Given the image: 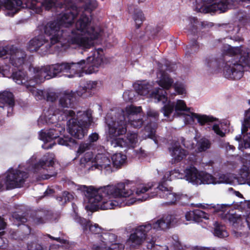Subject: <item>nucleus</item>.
<instances>
[{
    "mask_svg": "<svg viewBox=\"0 0 250 250\" xmlns=\"http://www.w3.org/2000/svg\"><path fill=\"white\" fill-rule=\"evenodd\" d=\"M93 148V145L91 143H84L81 144L77 150V153L79 154H82L85 151L90 150Z\"/></svg>",
    "mask_w": 250,
    "mask_h": 250,
    "instance_id": "nucleus-33",
    "label": "nucleus"
},
{
    "mask_svg": "<svg viewBox=\"0 0 250 250\" xmlns=\"http://www.w3.org/2000/svg\"><path fill=\"white\" fill-rule=\"evenodd\" d=\"M236 195L238 196H239V197H242V195L239 192H237L236 193Z\"/></svg>",
    "mask_w": 250,
    "mask_h": 250,
    "instance_id": "nucleus-60",
    "label": "nucleus"
},
{
    "mask_svg": "<svg viewBox=\"0 0 250 250\" xmlns=\"http://www.w3.org/2000/svg\"><path fill=\"white\" fill-rule=\"evenodd\" d=\"M6 223L3 219L0 216V237L4 234V229L5 228Z\"/></svg>",
    "mask_w": 250,
    "mask_h": 250,
    "instance_id": "nucleus-46",
    "label": "nucleus"
},
{
    "mask_svg": "<svg viewBox=\"0 0 250 250\" xmlns=\"http://www.w3.org/2000/svg\"><path fill=\"white\" fill-rule=\"evenodd\" d=\"M60 114L64 116L65 118L72 117L67 122L68 131L71 136L78 139L83 138L87 133V128L92 122V112L91 110H87L78 113V116H82V118L78 120L73 118L75 112L72 110H60L55 109L53 106L49 108L44 113V115L41 116L38 120V124L42 126L46 124H53L57 123L59 117L57 115Z\"/></svg>",
    "mask_w": 250,
    "mask_h": 250,
    "instance_id": "nucleus-4",
    "label": "nucleus"
},
{
    "mask_svg": "<svg viewBox=\"0 0 250 250\" xmlns=\"http://www.w3.org/2000/svg\"><path fill=\"white\" fill-rule=\"evenodd\" d=\"M155 128L156 125H154L153 127L152 128H150L149 126L147 125L145 127V131L148 132L147 136L148 137L152 139L155 141L156 137H155Z\"/></svg>",
    "mask_w": 250,
    "mask_h": 250,
    "instance_id": "nucleus-37",
    "label": "nucleus"
},
{
    "mask_svg": "<svg viewBox=\"0 0 250 250\" xmlns=\"http://www.w3.org/2000/svg\"><path fill=\"white\" fill-rule=\"evenodd\" d=\"M234 40L235 41H237V42H240L243 41V39L242 38H241V37H235V38Z\"/></svg>",
    "mask_w": 250,
    "mask_h": 250,
    "instance_id": "nucleus-55",
    "label": "nucleus"
},
{
    "mask_svg": "<svg viewBox=\"0 0 250 250\" xmlns=\"http://www.w3.org/2000/svg\"><path fill=\"white\" fill-rule=\"evenodd\" d=\"M99 139V135L96 133H93L90 135L88 137L89 143H91L94 145V143L96 142Z\"/></svg>",
    "mask_w": 250,
    "mask_h": 250,
    "instance_id": "nucleus-45",
    "label": "nucleus"
},
{
    "mask_svg": "<svg viewBox=\"0 0 250 250\" xmlns=\"http://www.w3.org/2000/svg\"><path fill=\"white\" fill-rule=\"evenodd\" d=\"M27 247L28 250H46L45 248L34 241L28 243Z\"/></svg>",
    "mask_w": 250,
    "mask_h": 250,
    "instance_id": "nucleus-34",
    "label": "nucleus"
},
{
    "mask_svg": "<svg viewBox=\"0 0 250 250\" xmlns=\"http://www.w3.org/2000/svg\"><path fill=\"white\" fill-rule=\"evenodd\" d=\"M202 171H199L195 167H188L185 170V177L186 179L193 185H201L200 180Z\"/></svg>",
    "mask_w": 250,
    "mask_h": 250,
    "instance_id": "nucleus-20",
    "label": "nucleus"
},
{
    "mask_svg": "<svg viewBox=\"0 0 250 250\" xmlns=\"http://www.w3.org/2000/svg\"><path fill=\"white\" fill-rule=\"evenodd\" d=\"M36 157H32L28 161L26 169L34 173H39L42 179H48L55 176L57 172L54 167V156L52 154H45L37 163H34Z\"/></svg>",
    "mask_w": 250,
    "mask_h": 250,
    "instance_id": "nucleus-12",
    "label": "nucleus"
},
{
    "mask_svg": "<svg viewBox=\"0 0 250 250\" xmlns=\"http://www.w3.org/2000/svg\"><path fill=\"white\" fill-rule=\"evenodd\" d=\"M117 236L111 233L105 232L100 236L102 243L94 244L92 250H124L125 246L117 242Z\"/></svg>",
    "mask_w": 250,
    "mask_h": 250,
    "instance_id": "nucleus-15",
    "label": "nucleus"
},
{
    "mask_svg": "<svg viewBox=\"0 0 250 250\" xmlns=\"http://www.w3.org/2000/svg\"><path fill=\"white\" fill-rule=\"evenodd\" d=\"M53 192V189H47L45 192V194L46 195H47L48 194H51Z\"/></svg>",
    "mask_w": 250,
    "mask_h": 250,
    "instance_id": "nucleus-54",
    "label": "nucleus"
},
{
    "mask_svg": "<svg viewBox=\"0 0 250 250\" xmlns=\"http://www.w3.org/2000/svg\"><path fill=\"white\" fill-rule=\"evenodd\" d=\"M141 111V106L131 105L127 106L125 110H118L115 118L111 116V113H108L105 122L108 128L109 137L114 138L125 134L127 131V122L134 128L141 127L144 121L138 114Z\"/></svg>",
    "mask_w": 250,
    "mask_h": 250,
    "instance_id": "nucleus-5",
    "label": "nucleus"
},
{
    "mask_svg": "<svg viewBox=\"0 0 250 250\" xmlns=\"http://www.w3.org/2000/svg\"><path fill=\"white\" fill-rule=\"evenodd\" d=\"M76 221L82 227L85 233L90 231L92 233L99 234L101 232V228L97 224H93L89 220L79 217L76 218Z\"/></svg>",
    "mask_w": 250,
    "mask_h": 250,
    "instance_id": "nucleus-21",
    "label": "nucleus"
},
{
    "mask_svg": "<svg viewBox=\"0 0 250 250\" xmlns=\"http://www.w3.org/2000/svg\"><path fill=\"white\" fill-rule=\"evenodd\" d=\"M241 139V136H236L235 137V140H237V141H240Z\"/></svg>",
    "mask_w": 250,
    "mask_h": 250,
    "instance_id": "nucleus-59",
    "label": "nucleus"
},
{
    "mask_svg": "<svg viewBox=\"0 0 250 250\" xmlns=\"http://www.w3.org/2000/svg\"><path fill=\"white\" fill-rule=\"evenodd\" d=\"M56 0H0V8L4 6L11 11L12 15L17 13L21 8H29L35 12L39 13L42 11V7L49 10L56 5Z\"/></svg>",
    "mask_w": 250,
    "mask_h": 250,
    "instance_id": "nucleus-11",
    "label": "nucleus"
},
{
    "mask_svg": "<svg viewBox=\"0 0 250 250\" xmlns=\"http://www.w3.org/2000/svg\"><path fill=\"white\" fill-rule=\"evenodd\" d=\"M26 54L22 49L12 46L9 50V61L15 67L22 66L26 59Z\"/></svg>",
    "mask_w": 250,
    "mask_h": 250,
    "instance_id": "nucleus-19",
    "label": "nucleus"
},
{
    "mask_svg": "<svg viewBox=\"0 0 250 250\" xmlns=\"http://www.w3.org/2000/svg\"><path fill=\"white\" fill-rule=\"evenodd\" d=\"M243 144H242V147L244 148H250V133L243 135Z\"/></svg>",
    "mask_w": 250,
    "mask_h": 250,
    "instance_id": "nucleus-41",
    "label": "nucleus"
},
{
    "mask_svg": "<svg viewBox=\"0 0 250 250\" xmlns=\"http://www.w3.org/2000/svg\"><path fill=\"white\" fill-rule=\"evenodd\" d=\"M91 55L78 62H62L42 67L30 68L34 72L35 81L29 80V84H25L29 92L31 93L37 100L45 99L46 91L37 89L34 85L43 82L45 80L56 77L60 74H65L68 78L75 76L81 77L84 72L92 74L98 71L104 63V52L102 49L93 50Z\"/></svg>",
    "mask_w": 250,
    "mask_h": 250,
    "instance_id": "nucleus-3",
    "label": "nucleus"
},
{
    "mask_svg": "<svg viewBox=\"0 0 250 250\" xmlns=\"http://www.w3.org/2000/svg\"><path fill=\"white\" fill-rule=\"evenodd\" d=\"M59 145L71 147L76 144V141L71 137L63 136L62 138H59L58 140Z\"/></svg>",
    "mask_w": 250,
    "mask_h": 250,
    "instance_id": "nucleus-30",
    "label": "nucleus"
},
{
    "mask_svg": "<svg viewBox=\"0 0 250 250\" xmlns=\"http://www.w3.org/2000/svg\"><path fill=\"white\" fill-rule=\"evenodd\" d=\"M14 100L12 93L4 91L0 93V107H6L8 113L12 110Z\"/></svg>",
    "mask_w": 250,
    "mask_h": 250,
    "instance_id": "nucleus-23",
    "label": "nucleus"
},
{
    "mask_svg": "<svg viewBox=\"0 0 250 250\" xmlns=\"http://www.w3.org/2000/svg\"><path fill=\"white\" fill-rule=\"evenodd\" d=\"M64 130L63 127L50 128L44 131L42 130L39 135L40 139L44 142L42 147L45 149L52 148L53 146L55 145L53 140L59 137V134H61L62 132L64 131Z\"/></svg>",
    "mask_w": 250,
    "mask_h": 250,
    "instance_id": "nucleus-16",
    "label": "nucleus"
},
{
    "mask_svg": "<svg viewBox=\"0 0 250 250\" xmlns=\"http://www.w3.org/2000/svg\"><path fill=\"white\" fill-rule=\"evenodd\" d=\"M126 160V156L121 153H115L112 156V164L114 167H121Z\"/></svg>",
    "mask_w": 250,
    "mask_h": 250,
    "instance_id": "nucleus-26",
    "label": "nucleus"
},
{
    "mask_svg": "<svg viewBox=\"0 0 250 250\" xmlns=\"http://www.w3.org/2000/svg\"><path fill=\"white\" fill-rule=\"evenodd\" d=\"M108 137L111 139V145L114 147L120 146L121 147H134L138 142L137 133L134 132H128L125 139L123 138Z\"/></svg>",
    "mask_w": 250,
    "mask_h": 250,
    "instance_id": "nucleus-18",
    "label": "nucleus"
},
{
    "mask_svg": "<svg viewBox=\"0 0 250 250\" xmlns=\"http://www.w3.org/2000/svg\"><path fill=\"white\" fill-rule=\"evenodd\" d=\"M169 151L174 163L181 161L188 155V151L182 148L177 143H174L171 147H169Z\"/></svg>",
    "mask_w": 250,
    "mask_h": 250,
    "instance_id": "nucleus-22",
    "label": "nucleus"
},
{
    "mask_svg": "<svg viewBox=\"0 0 250 250\" xmlns=\"http://www.w3.org/2000/svg\"><path fill=\"white\" fill-rule=\"evenodd\" d=\"M211 250H228L227 248L224 247L218 248L216 249L212 248Z\"/></svg>",
    "mask_w": 250,
    "mask_h": 250,
    "instance_id": "nucleus-53",
    "label": "nucleus"
},
{
    "mask_svg": "<svg viewBox=\"0 0 250 250\" xmlns=\"http://www.w3.org/2000/svg\"><path fill=\"white\" fill-rule=\"evenodd\" d=\"M58 96L57 94L53 91H46L45 94V99L47 101L53 102L57 98Z\"/></svg>",
    "mask_w": 250,
    "mask_h": 250,
    "instance_id": "nucleus-38",
    "label": "nucleus"
},
{
    "mask_svg": "<svg viewBox=\"0 0 250 250\" xmlns=\"http://www.w3.org/2000/svg\"><path fill=\"white\" fill-rule=\"evenodd\" d=\"M194 158H195L194 155H192L189 156L188 159H189V161H193V159H194Z\"/></svg>",
    "mask_w": 250,
    "mask_h": 250,
    "instance_id": "nucleus-58",
    "label": "nucleus"
},
{
    "mask_svg": "<svg viewBox=\"0 0 250 250\" xmlns=\"http://www.w3.org/2000/svg\"><path fill=\"white\" fill-rule=\"evenodd\" d=\"M174 111L175 112L173 116L185 115L187 122L188 123L193 122L196 119L198 123L203 125L206 123L212 122L215 119L211 116L200 115L190 112V108L187 106L186 103L182 100H178L176 102L169 101L162 108L164 115L167 118H169L170 114Z\"/></svg>",
    "mask_w": 250,
    "mask_h": 250,
    "instance_id": "nucleus-9",
    "label": "nucleus"
},
{
    "mask_svg": "<svg viewBox=\"0 0 250 250\" xmlns=\"http://www.w3.org/2000/svg\"><path fill=\"white\" fill-rule=\"evenodd\" d=\"M175 216L167 214L164 215L152 223L141 225L134 229L126 241V245L130 248H134L141 245L146 240L148 243L150 238L147 237V233L152 229L156 230H165L169 228L171 224L174 223Z\"/></svg>",
    "mask_w": 250,
    "mask_h": 250,
    "instance_id": "nucleus-7",
    "label": "nucleus"
},
{
    "mask_svg": "<svg viewBox=\"0 0 250 250\" xmlns=\"http://www.w3.org/2000/svg\"><path fill=\"white\" fill-rule=\"evenodd\" d=\"M10 69V66L8 65H0V76L8 78L11 77L18 84H25L27 82V74L23 70L19 69L18 71H15L11 75Z\"/></svg>",
    "mask_w": 250,
    "mask_h": 250,
    "instance_id": "nucleus-17",
    "label": "nucleus"
},
{
    "mask_svg": "<svg viewBox=\"0 0 250 250\" xmlns=\"http://www.w3.org/2000/svg\"><path fill=\"white\" fill-rule=\"evenodd\" d=\"M44 31L49 37V41L43 35L33 38L27 46L30 52L36 51L42 47V53H46L54 45L60 42L62 44L65 42L69 46L89 49L104 33L100 25L92 23L91 17L83 12L80 14L77 8L73 7L61 13L56 21L48 22Z\"/></svg>",
    "mask_w": 250,
    "mask_h": 250,
    "instance_id": "nucleus-1",
    "label": "nucleus"
},
{
    "mask_svg": "<svg viewBox=\"0 0 250 250\" xmlns=\"http://www.w3.org/2000/svg\"><path fill=\"white\" fill-rule=\"evenodd\" d=\"M247 157L250 159V154H249Z\"/></svg>",
    "mask_w": 250,
    "mask_h": 250,
    "instance_id": "nucleus-64",
    "label": "nucleus"
},
{
    "mask_svg": "<svg viewBox=\"0 0 250 250\" xmlns=\"http://www.w3.org/2000/svg\"><path fill=\"white\" fill-rule=\"evenodd\" d=\"M226 149L227 150H230V149H231V150H233L235 149V147H234V146H233L232 145H230L228 143L227 144V146H226Z\"/></svg>",
    "mask_w": 250,
    "mask_h": 250,
    "instance_id": "nucleus-51",
    "label": "nucleus"
},
{
    "mask_svg": "<svg viewBox=\"0 0 250 250\" xmlns=\"http://www.w3.org/2000/svg\"><path fill=\"white\" fill-rule=\"evenodd\" d=\"M75 99V94L72 91H65L61 94L59 104L64 108L71 107Z\"/></svg>",
    "mask_w": 250,
    "mask_h": 250,
    "instance_id": "nucleus-24",
    "label": "nucleus"
},
{
    "mask_svg": "<svg viewBox=\"0 0 250 250\" xmlns=\"http://www.w3.org/2000/svg\"><path fill=\"white\" fill-rule=\"evenodd\" d=\"M198 45H197V42L196 41H193L192 45H191V47L192 48V49H194V48H197Z\"/></svg>",
    "mask_w": 250,
    "mask_h": 250,
    "instance_id": "nucleus-52",
    "label": "nucleus"
},
{
    "mask_svg": "<svg viewBox=\"0 0 250 250\" xmlns=\"http://www.w3.org/2000/svg\"><path fill=\"white\" fill-rule=\"evenodd\" d=\"M48 236L52 240H55L57 241L58 242L63 243V240L61 239L60 237L56 238V237H52V236H50V235H48Z\"/></svg>",
    "mask_w": 250,
    "mask_h": 250,
    "instance_id": "nucleus-50",
    "label": "nucleus"
},
{
    "mask_svg": "<svg viewBox=\"0 0 250 250\" xmlns=\"http://www.w3.org/2000/svg\"><path fill=\"white\" fill-rule=\"evenodd\" d=\"M224 53L230 57L237 56L239 62L232 58L226 59V62L223 69L224 77L230 80L241 79L245 70L250 71V50L243 46L232 47L224 46Z\"/></svg>",
    "mask_w": 250,
    "mask_h": 250,
    "instance_id": "nucleus-6",
    "label": "nucleus"
},
{
    "mask_svg": "<svg viewBox=\"0 0 250 250\" xmlns=\"http://www.w3.org/2000/svg\"><path fill=\"white\" fill-rule=\"evenodd\" d=\"M85 88H86L89 95H91V91L96 88L97 83L94 81H88L84 84Z\"/></svg>",
    "mask_w": 250,
    "mask_h": 250,
    "instance_id": "nucleus-39",
    "label": "nucleus"
},
{
    "mask_svg": "<svg viewBox=\"0 0 250 250\" xmlns=\"http://www.w3.org/2000/svg\"><path fill=\"white\" fill-rule=\"evenodd\" d=\"M193 213L194 222H199L202 221V219H208V214L200 209H197L194 210Z\"/></svg>",
    "mask_w": 250,
    "mask_h": 250,
    "instance_id": "nucleus-32",
    "label": "nucleus"
},
{
    "mask_svg": "<svg viewBox=\"0 0 250 250\" xmlns=\"http://www.w3.org/2000/svg\"><path fill=\"white\" fill-rule=\"evenodd\" d=\"M211 146L210 141L205 138L200 139L197 143V147L198 151H205L209 149Z\"/></svg>",
    "mask_w": 250,
    "mask_h": 250,
    "instance_id": "nucleus-29",
    "label": "nucleus"
},
{
    "mask_svg": "<svg viewBox=\"0 0 250 250\" xmlns=\"http://www.w3.org/2000/svg\"><path fill=\"white\" fill-rule=\"evenodd\" d=\"M215 181L217 184L228 183L229 182L228 178L225 174H221L218 175V178H215Z\"/></svg>",
    "mask_w": 250,
    "mask_h": 250,
    "instance_id": "nucleus-42",
    "label": "nucleus"
},
{
    "mask_svg": "<svg viewBox=\"0 0 250 250\" xmlns=\"http://www.w3.org/2000/svg\"><path fill=\"white\" fill-rule=\"evenodd\" d=\"M247 184L250 186V175H249L246 179Z\"/></svg>",
    "mask_w": 250,
    "mask_h": 250,
    "instance_id": "nucleus-57",
    "label": "nucleus"
},
{
    "mask_svg": "<svg viewBox=\"0 0 250 250\" xmlns=\"http://www.w3.org/2000/svg\"><path fill=\"white\" fill-rule=\"evenodd\" d=\"M213 130H214V132L220 136V137H224L225 135V134L224 132H223L220 128L219 126L217 125H214L212 127Z\"/></svg>",
    "mask_w": 250,
    "mask_h": 250,
    "instance_id": "nucleus-44",
    "label": "nucleus"
},
{
    "mask_svg": "<svg viewBox=\"0 0 250 250\" xmlns=\"http://www.w3.org/2000/svg\"><path fill=\"white\" fill-rule=\"evenodd\" d=\"M130 182L126 180L115 184L96 188L93 186L79 185L78 189L84 192L89 202L101 209H112L117 207L130 206L137 201H144L158 195L167 200L165 204H174L180 199V195L173 192V188L166 183H160L155 192H148L154 187L153 182L139 185L135 192L130 188Z\"/></svg>",
    "mask_w": 250,
    "mask_h": 250,
    "instance_id": "nucleus-2",
    "label": "nucleus"
},
{
    "mask_svg": "<svg viewBox=\"0 0 250 250\" xmlns=\"http://www.w3.org/2000/svg\"><path fill=\"white\" fill-rule=\"evenodd\" d=\"M183 144L185 147H188V146H187L184 142H183Z\"/></svg>",
    "mask_w": 250,
    "mask_h": 250,
    "instance_id": "nucleus-63",
    "label": "nucleus"
},
{
    "mask_svg": "<svg viewBox=\"0 0 250 250\" xmlns=\"http://www.w3.org/2000/svg\"><path fill=\"white\" fill-rule=\"evenodd\" d=\"M72 198V195L67 191H64L62 193V196H59L57 197V199L59 202L64 201V203L69 201Z\"/></svg>",
    "mask_w": 250,
    "mask_h": 250,
    "instance_id": "nucleus-40",
    "label": "nucleus"
},
{
    "mask_svg": "<svg viewBox=\"0 0 250 250\" xmlns=\"http://www.w3.org/2000/svg\"><path fill=\"white\" fill-rule=\"evenodd\" d=\"M49 250H58L57 249V246L53 245L50 247Z\"/></svg>",
    "mask_w": 250,
    "mask_h": 250,
    "instance_id": "nucleus-56",
    "label": "nucleus"
},
{
    "mask_svg": "<svg viewBox=\"0 0 250 250\" xmlns=\"http://www.w3.org/2000/svg\"><path fill=\"white\" fill-rule=\"evenodd\" d=\"M214 234L220 238H224L228 236V233L226 230L225 227L218 222L214 224Z\"/></svg>",
    "mask_w": 250,
    "mask_h": 250,
    "instance_id": "nucleus-25",
    "label": "nucleus"
},
{
    "mask_svg": "<svg viewBox=\"0 0 250 250\" xmlns=\"http://www.w3.org/2000/svg\"><path fill=\"white\" fill-rule=\"evenodd\" d=\"M201 184H216L215 178L212 175L203 171H201Z\"/></svg>",
    "mask_w": 250,
    "mask_h": 250,
    "instance_id": "nucleus-28",
    "label": "nucleus"
},
{
    "mask_svg": "<svg viewBox=\"0 0 250 250\" xmlns=\"http://www.w3.org/2000/svg\"><path fill=\"white\" fill-rule=\"evenodd\" d=\"M156 238L152 237L150 239L149 241H148V244L146 246L147 249H152L153 250H168V246L167 245H154Z\"/></svg>",
    "mask_w": 250,
    "mask_h": 250,
    "instance_id": "nucleus-31",
    "label": "nucleus"
},
{
    "mask_svg": "<svg viewBox=\"0 0 250 250\" xmlns=\"http://www.w3.org/2000/svg\"><path fill=\"white\" fill-rule=\"evenodd\" d=\"M13 217L17 222L21 223L28 222L27 225L23 226V229H27L26 234H28L30 233L31 230L29 225H40L46 223L48 220L51 219V213L48 210L41 209L31 211L28 218L25 216L21 215L16 212L13 213Z\"/></svg>",
    "mask_w": 250,
    "mask_h": 250,
    "instance_id": "nucleus-13",
    "label": "nucleus"
},
{
    "mask_svg": "<svg viewBox=\"0 0 250 250\" xmlns=\"http://www.w3.org/2000/svg\"><path fill=\"white\" fill-rule=\"evenodd\" d=\"M185 217L187 221H194L193 210L187 212L185 214Z\"/></svg>",
    "mask_w": 250,
    "mask_h": 250,
    "instance_id": "nucleus-48",
    "label": "nucleus"
},
{
    "mask_svg": "<svg viewBox=\"0 0 250 250\" xmlns=\"http://www.w3.org/2000/svg\"><path fill=\"white\" fill-rule=\"evenodd\" d=\"M139 2H144L146 0H138Z\"/></svg>",
    "mask_w": 250,
    "mask_h": 250,
    "instance_id": "nucleus-62",
    "label": "nucleus"
},
{
    "mask_svg": "<svg viewBox=\"0 0 250 250\" xmlns=\"http://www.w3.org/2000/svg\"><path fill=\"white\" fill-rule=\"evenodd\" d=\"M132 18L135 21L136 27L139 28L145 20V17L142 11L139 9H135Z\"/></svg>",
    "mask_w": 250,
    "mask_h": 250,
    "instance_id": "nucleus-27",
    "label": "nucleus"
},
{
    "mask_svg": "<svg viewBox=\"0 0 250 250\" xmlns=\"http://www.w3.org/2000/svg\"><path fill=\"white\" fill-rule=\"evenodd\" d=\"M127 94H128V95H129L128 92H125V93H124V94H123V96H124V97H125L126 96V95H127Z\"/></svg>",
    "mask_w": 250,
    "mask_h": 250,
    "instance_id": "nucleus-61",
    "label": "nucleus"
},
{
    "mask_svg": "<svg viewBox=\"0 0 250 250\" xmlns=\"http://www.w3.org/2000/svg\"><path fill=\"white\" fill-rule=\"evenodd\" d=\"M75 94V96L77 95L79 97H86L89 96L86 88H85L84 85L80 86L76 92H74Z\"/></svg>",
    "mask_w": 250,
    "mask_h": 250,
    "instance_id": "nucleus-36",
    "label": "nucleus"
},
{
    "mask_svg": "<svg viewBox=\"0 0 250 250\" xmlns=\"http://www.w3.org/2000/svg\"><path fill=\"white\" fill-rule=\"evenodd\" d=\"M205 64L207 66V67H213L214 65L216 64V62L215 61L210 59L209 58H207L205 61Z\"/></svg>",
    "mask_w": 250,
    "mask_h": 250,
    "instance_id": "nucleus-47",
    "label": "nucleus"
},
{
    "mask_svg": "<svg viewBox=\"0 0 250 250\" xmlns=\"http://www.w3.org/2000/svg\"><path fill=\"white\" fill-rule=\"evenodd\" d=\"M157 83L163 88H156L150 92L152 85L148 83H135L134 87L137 93L142 96H148L154 99L155 103L162 102L166 103L167 100V93L165 90L169 89L173 84L174 81L170 76L165 72L161 71L158 74Z\"/></svg>",
    "mask_w": 250,
    "mask_h": 250,
    "instance_id": "nucleus-8",
    "label": "nucleus"
},
{
    "mask_svg": "<svg viewBox=\"0 0 250 250\" xmlns=\"http://www.w3.org/2000/svg\"><path fill=\"white\" fill-rule=\"evenodd\" d=\"M28 177L27 172L19 169H10L4 177L0 176V189L3 185H5L7 189L20 188L23 186Z\"/></svg>",
    "mask_w": 250,
    "mask_h": 250,
    "instance_id": "nucleus-14",
    "label": "nucleus"
},
{
    "mask_svg": "<svg viewBox=\"0 0 250 250\" xmlns=\"http://www.w3.org/2000/svg\"><path fill=\"white\" fill-rule=\"evenodd\" d=\"M147 115L148 117L153 118L155 120H157L159 117V113L155 110L149 109L147 112Z\"/></svg>",
    "mask_w": 250,
    "mask_h": 250,
    "instance_id": "nucleus-43",
    "label": "nucleus"
},
{
    "mask_svg": "<svg viewBox=\"0 0 250 250\" xmlns=\"http://www.w3.org/2000/svg\"><path fill=\"white\" fill-rule=\"evenodd\" d=\"M93 154L88 152L80 159L78 172L81 174H85L95 169L104 170L106 173L112 171V166L109 158L105 154H97L94 160Z\"/></svg>",
    "mask_w": 250,
    "mask_h": 250,
    "instance_id": "nucleus-10",
    "label": "nucleus"
},
{
    "mask_svg": "<svg viewBox=\"0 0 250 250\" xmlns=\"http://www.w3.org/2000/svg\"><path fill=\"white\" fill-rule=\"evenodd\" d=\"M175 91L178 94L183 95L186 94V88L182 83H176L174 85Z\"/></svg>",
    "mask_w": 250,
    "mask_h": 250,
    "instance_id": "nucleus-35",
    "label": "nucleus"
},
{
    "mask_svg": "<svg viewBox=\"0 0 250 250\" xmlns=\"http://www.w3.org/2000/svg\"><path fill=\"white\" fill-rule=\"evenodd\" d=\"M172 239L174 241V242H173V245L174 247L175 248H177V249H179V248L181 246V244L178 241V238L177 236H175L174 237H172Z\"/></svg>",
    "mask_w": 250,
    "mask_h": 250,
    "instance_id": "nucleus-49",
    "label": "nucleus"
}]
</instances>
